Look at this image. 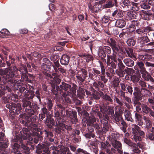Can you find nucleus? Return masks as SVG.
<instances>
[{"label":"nucleus","instance_id":"obj_1","mask_svg":"<svg viewBox=\"0 0 154 154\" xmlns=\"http://www.w3.org/2000/svg\"><path fill=\"white\" fill-rule=\"evenodd\" d=\"M29 133H26L25 134H24L23 135H22V138H21L20 136H19L17 135L16 136V141L17 142H19L21 143L22 144V138L24 140H26L27 139L29 141H32L33 139V138L32 137V136H36L38 137L39 135V134L35 132H34L33 134H32L31 135L29 134Z\"/></svg>","mask_w":154,"mask_h":154},{"label":"nucleus","instance_id":"obj_2","mask_svg":"<svg viewBox=\"0 0 154 154\" xmlns=\"http://www.w3.org/2000/svg\"><path fill=\"white\" fill-rule=\"evenodd\" d=\"M12 67L9 69L6 68L5 70L0 69V75H5L7 78L9 79L16 77V75L12 72Z\"/></svg>","mask_w":154,"mask_h":154},{"label":"nucleus","instance_id":"obj_3","mask_svg":"<svg viewBox=\"0 0 154 154\" xmlns=\"http://www.w3.org/2000/svg\"><path fill=\"white\" fill-rule=\"evenodd\" d=\"M142 74V76L144 79L146 81H150L153 83L154 82V79L148 74L146 70L141 73Z\"/></svg>","mask_w":154,"mask_h":154},{"label":"nucleus","instance_id":"obj_4","mask_svg":"<svg viewBox=\"0 0 154 154\" xmlns=\"http://www.w3.org/2000/svg\"><path fill=\"white\" fill-rule=\"evenodd\" d=\"M98 62L100 64V68L99 69H101V71L102 75L100 76L101 79L104 82H106L107 81V79H105V77L104 76L105 72L104 67L102 63L100 61H99Z\"/></svg>","mask_w":154,"mask_h":154},{"label":"nucleus","instance_id":"obj_5","mask_svg":"<svg viewBox=\"0 0 154 154\" xmlns=\"http://www.w3.org/2000/svg\"><path fill=\"white\" fill-rule=\"evenodd\" d=\"M69 57L66 55H63L61 58L60 62L62 65H66L69 62Z\"/></svg>","mask_w":154,"mask_h":154},{"label":"nucleus","instance_id":"obj_6","mask_svg":"<svg viewBox=\"0 0 154 154\" xmlns=\"http://www.w3.org/2000/svg\"><path fill=\"white\" fill-rule=\"evenodd\" d=\"M95 120L93 118L87 117L86 120L85 119L83 120V124L84 125L85 123H86L87 125L92 126L94 125V123L95 122Z\"/></svg>","mask_w":154,"mask_h":154},{"label":"nucleus","instance_id":"obj_7","mask_svg":"<svg viewBox=\"0 0 154 154\" xmlns=\"http://www.w3.org/2000/svg\"><path fill=\"white\" fill-rule=\"evenodd\" d=\"M125 21L122 19L117 20L116 21L115 25L117 27L122 28L125 26Z\"/></svg>","mask_w":154,"mask_h":154},{"label":"nucleus","instance_id":"obj_8","mask_svg":"<svg viewBox=\"0 0 154 154\" xmlns=\"http://www.w3.org/2000/svg\"><path fill=\"white\" fill-rule=\"evenodd\" d=\"M66 114L67 116L69 117L71 119H76V114L75 112H73L71 109L66 110Z\"/></svg>","mask_w":154,"mask_h":154},{"label":"nucleus","instance_id":"obj_9","mask_svg":"<svg viewBox=\"0 0 154 154\" xmlns=\"http://www.w3.org/2000/svg\"><path fill=\"white\" fill-rule=\"evenodd\" d=\"M143 119L144 121L146 128H150L152 127V123L149 118L146 116H143Z\"/></svg>","mask_w":154,"mask_h":154},{"label":"nucleus","instance_id":"obj_10","mask_svg":"<svg viewBox=\"0 0 154 154\" xmlns=\"http://www.w3.org/2000/svg\"><path fill=\"white\" fill-rule=\"evenodd\" d=\"M123 62L126 66L129 67L133 66L134 64V61L129 58L124 59L123 60Z\"/></svg>","mask_w":154,"mask_h":154},{"label":"nucleus","instance_id":"obj_11","mask_svg":"<svg viewBox=\"0 0 154 154\" xmlns=\"http://www.w3.org/2000/svg\"><path fill=\"white\" fill-rule=\"evenodd\" d=\"M117 3V0H114V1H109L106 2L104 5V7L106 8H112L116 5Z\"/></svg>","mask_w":154,"mask_h":154},{"label":"nucleus","instance_id":"obj_12","mask_svg":"<svg viewBox=\"0 0 154 154\" xmlns=\"http://www.w3.org/2000/svg\"><path fill=\"white\" fill-rule=\"evenodd\" d=\"M136 64L140 69V71L141 73L146 70L143 63L141 61H137Z\"/></svg>","mask_w":154,"mask_h":154},{"label":"nucleus","instance_id":"obj_13","mask_svg":"<svg viewBox=\"0 0 154 154\" xmlns=\"http://www.w3.org/2000/svg\"><path fill=\"white\" fill-rule=\"evenodd\" d=\"M108 41L113 50L118 51V48L116 45V42L114 40L111 38L108 40Z\"/></svg>","mask_w":154,"mask_h":154},{"label":"nucleus","instance_id":"obj_14","mask_svg":"<svg viewBox=\"0 0 154 154\" xmlns=\"http://www.w3.org/2000/svg\"><path fill=\"white\" fill-rule=\"evenodd\" d=\"M26 86L27 89H26L24 87H21L20 88V89L21 93H24V95H26L27 96H28V93L29 91V90H28V87H29L30 88V87L32 88V87L29 85H26Z\"/></svg>","mask_w":154,"mask_h":154},{"label":"nucleus","instance_id":"obj_15","mask_svg":"<svg viewBox=\"0 0 154 154\" xmlns=\"http://www.w3.org/2000/svg\"><path fill=\"white\" fill-rule=\"evenodd\" d=\"M123 14L122 11L120 10L117 9L112 13V16L114 17L117 18L122 17Z\"/></svg>","mask_w":154,"mask_h":154},{"label":"nucleus","instance_id":"obj_16","mask_svg":"<svg viewBox=\"0 0 154 154\" xmlns=\"http://www.w3.org/2000/svg\"><path fill=\"white\" fill-rule=\"evenodd\" d=\"M124 116L126 120L131 122H133V120L131 118V114L129 111L125 110L124 112Z\"/></svg>","mask_w":154,"mask_h":154},{"label":"nucleus","instance_id":"obj_17","mask_svg":"<svg viewBox=\"0 0 154 154\" xmlns=\"http://www.w3.org/2000/svg\"><path fill=\"white\" fill-rule=\"evenodd\" d=\"M141 107L142 110L141 112H142L145 114H148L149 111H150V109L145 104H142Z\"/></svg>","mask_w":154,"mask_h":154},{"label":"nucleus","instance_id":"obj_18","mask_svg":"<svg viewBox=\"0 0 154 154\" xmlns=\"http://www.w3.org/2000/svg\"><path fill=\"white\" fill-rule=\"evenodd\" d=\"M19 70L21 74L22 77H26V74L27 73V70L26 67L24 66H22L21 67L19 68Z\"/></svg>","mask_w":154,"mask_h":154},{"label":"nucleus","instance_id":"obj_19","mask_svg":"<svg viewBox=\"0 0 154 154\" xmlns=\"http://www.w3.org/2000/svg\"><path fill=\"white\" fill-rule=\"evenodd\" d=\"M132 130V133L133 134L137 135V132L140 128L136 124H132L131 125V127Z\"/></svg>","mask_w":154,"mask_h":154},{"label":"nucleus","instance_id":"obj_20","mask_svg":"<svg viewBox=\"0 0 154 154\" xmlns=\"http://www.w3.org/2000/svg\"><path fill=\"white\" fill-rule=\"evenodd\" d=\"M112 146L116 149L120 148L122 147L121 143L119 141L113 140L112 141Z\"/></svg>","mask_w":154,"mask_h":154},{"label":"nucleus","instance_id":"obj_21","mask_svg":"<svg viewBox=\"0 0 154 154\" xmlns=\"http://www.w3.org/2000/svg\"><path fill=\"white\" fill-rule=\"evenodd\" d=\"M147 1L148 0H141L142 3L141 4L140 6L142 8L145 9H148L150 8V6L146 3Z\"/></svg>","mask_w":154,"mask_h":154},{"label":"nucleus","instance_id":"obj_22","mask_svg":"<svg viewBox=\"0 0 154 154\" xmlns=\"http://www.w3.org/2000/svg\"><path fill=\"white\" fill-rule=\"evenodd\" d=\"M116 114L117 113V115H120L122 114L124 110L123 108L121 106H117L115 108Z\"/></svg>","mask_w":154,"mask_h":154},{"label":"nucleus","instance_id":"obj_23","mask_svg":"<svg viewBox=\"0 0 154 154\" xmlns=\"http://www.w3.org/2000/svg\"><path fill=\"white\" fill-rule=\"evenodd\" d=\"M125 51L128 54V57L132 58H134L136 59V58L134 54L133 50L131 48H129L125 50Z\"/></svg>","mask_w":154,"mask_h":154},{"label":"nucleus","instance_id":"obj_24","mask_svg":"<svg viewBox=\"0 0 154 154\" xmlns=\"http://www.w3.org/2000/svg\"><path fill=\"white\" fill-rule=\"evenodd\" d=\"M60 87L65 91H67L70 90L71 85L65 83H62V85H60Z\"/></svg>","mask_w":154,"mask_h":154},{"label":"nucleus","instance_id":"obj_25","mask_svg":"<svg viewBox=\"0 0 154 154\" xmlns=\"http://www.w3.org/2000/svg\"><path fill=\"white\" fill-rule=\"evenodd\" d=\"M98 55L101 57H104L106 56V54H105L104 50L103 49V47H100L99 48L98 53Z\"/></svg>","mask_w":154,"mask_h":154},{"label":"nucleus","instance_id":"obj_26","mask_svg":"<svg viewBox=\"0 0 154 154\" xmlns=\"http://www.w3.org/2000/svg\"><path fill=\"white\" fill-rule=\"evenodd\" d=\"M124 141L126 144L132 147H136L137 146L136 144L131 142L127 138H124Z\"/></svg>","mask_w":154,"mask_h":154},{"label":"nucleus","instance_id":"obj_27","mask_svg":"<svg viewBox=\"0 0 154 154\" xmlns=\"http://www.w3.org/2000/svg\"><path fill=\"white\" fill-rule=\"evenodd\" d=\"M45 124L47 125H49V123L51 125H54V119H50V116H47L46 120L45 121Z\"/></svg>","mask_w":154,"mask_h":154},{"label":"nucleus","instance_id":"obj_28","mask_svg":"<svg viewBox=\"0 0 154 154\" xmlns=\"http://www.w3.org/2000/svg\"><path fill=\"white\" fill-rule=\"evenodd\" d=\"M127 15L130 20L136 19V13L135 12L128 11L127 12Z\"/></svg>","mask_w":154,"mask_h":154},{"label":"nucleus","instance_id":"obj_29","mask_svg":"<svg viewBox=\"0 0 154 154\" xmlns=\"http://www.w3.org/2000/svg\"><path fill=\"white\" fill-rule=\"evenodd\" d=\"M131 4V8L133 11H135L139 10L140 6L138 3L132 2Z\"/></svg>","mask_w":154,"mask_h":154},{"label":"nucleus","instance_id":"obj_30","mask_svg":"<svg viewBox=\"0 0 154 154\" xmlns=\"http://www.w3.org/2000/svg\"><path fill=\"white\" fill-rule=\"evenodd\" d=\"M9 31L6 29H3L0 32V36L2 38L6 37V35H9Z\"/></svg>","mask_w":154,"mask_h":154},{"label":"nucleus","instance_id":"obj_31","mask_svg":"<svg viewBox=\"0 0 154 154\" xmlns=\"http://www.w3.org/2000/svg\"><path fill=\"white\" fill-rule=\"evenodd\" d=\"M53 75L54 76V77L51 80L52 81L53 83L54 84H59L61 81V80L59 78L55 77V76L56 75V73H54Z\"/></svg>","mask_w":154,"mask_h":154},{"label":"nucleus","instance_id":"obj_32","mask_svg":"<svg viewBox=\"0 0 154 154\" xmlns=\"http://www.w3.org/2000/svg\"><path fill=\"white\" fill-rule=\"evenodd\" d=\"M78 96L80 97H83L85 95V91L82 88L79 87L77 91Z\"/></svg>","mask_w":154,"mask_h":154},{"label":"nucleus","instance_id":"obj_33","mask_svg":"<svg viewBox=\"0 0 154 154\" xmlns=\"http://www.w3.org/2000/svg\"><path fill=\"white\" fill-rule=\"evenodd\" d=\"M131 81L134 83H136L139 80V77L135 75H132L131 76Z\"/></svg>","mask_w":154,"mask_h":154},{"label":"nucleus","instance_id":"obj_34","mask_svg":"<svg viewBox=\"0 0 154 154\" xmlns=\"http://www.w3.org/2000/svg\"><path fill=\"white\" fill-rule=\"evenodd\" d=\"M20 147V145L17 143H14V145L12 146L13 149L12 152L14 153H16L18 152V149Z\"/></svg>","mask_w":154,"mask_h":154},{"label":"nucleus","instance_id":"obj_35","mask_svg":"<svg viewBox=\"0 0 154 154\" xmlns=\"http://www.w3.org/2000/svg\"><path fill=\"white\" fill-rule=\"evenodd\" d=\"M141 97L135 96L134 97V106H135L137 104H140L141 103L139 102V100L140 99Z\"/></svg>","mask_w":154,"mask_h":154},{"label":"nucleus","instance_id":"obj_36","mask_svg":"<svg viewBox=\"0 0 154 154\" xmlns=\"http://www.w3.org/2000/svg\"><path fill=\"white\" fill-rule=\"evenodd\" d=\"M117 60L118 61V67L120 69H123L125 66L123 65L121 59L118 58Z\"/></svg>","mask_w":154,"mask_h":154},{"label":"nucleus","instance_id":"obj_37","mask_svg":"<svg viewBox=\"0 0 154 154\" xmlns=\"http://www.w3.org/2000/svg\"><path fill=\"white\" fill-rule=\"evenodd\" d=\"M77 88V87L76 85L73 84L72 87L71 88H70L69 90L70 93L73 94H75L76 93V90Z\"/></svg>","mask_w":154,"mask_h":154},{"label":"nucleus","instance_id":"obj_38","mask_svg":"<svg viewBox=\"0 0 154 154\" xmlns=\"http://www.w3.org/2000/svg\"><path fill=\"white\" fill-rule=\"evenodd\" d=\"M127 43L129 46H133L134 45L135 42L133 39L129 38L127 40Z\"/></svg>","mask_w":154,"mask_h":154},{"label":"nucleus","instance_id":"obj_39","mask_svg":"<svg viewBox=\"0 0 154 154\" xmlns=\"http://www.w3.org/2000/svg\"><path fill=\"white\" fill-rule=\"evenodd\" d=\"M103 99L107 101H109L110 103H112L113 102V100L111 97L107 95H103Z\"/></svg>","mask_w":154,"mask_h":154},{"label":"nucleus","instance_id":"obj_40","mask_svg":"<svg viewBox=\"0 0 154 154\" xmlns=\"http://www.w3.org/2000/svg\"><path fill=\"white\" fill-rule=\"evenodd\" d=\"M23 106L24 107L28 106L29 108H32L31 102L29 101H24L23 103Z\"/></svg>","mask_w":154,"mask_h":154},{"label":"nucleus","instance_id":"obj_41","mask_svg":"<svg viewBox=\"0 0 154 154\" xmlns=\"http://www.w3.org/2000/svg\"><path fill=\"white\" fill-rule=\"evenodd\" d=\"M103 49L105 54L106 53L108 54H109L111 52V48L107 46H103Z\"/></svg>","mask_w":154,"mask_h":154},{"label":"nucleus","instance_id":"obj_42","mask_svg":"<svg viewBox=\"0 0 154 154\" xmlns=\"http://www.w3.org/2000/svg\"><path fill=\"white\" fill-rule=\"evenodd\" d=\"M141 42L143 43H146L149 42V40L147 36H143L141 38Z\"/></svg>","mask_w":154,"mask_h":154},{"label":"nucleus","instance_id":"obj_43","mask_svg":"<svg viewBox=\"0 0 154 154\" xmlns=\"http://www.w3.org/2000/svg\"><path fill=\"white\" fill-rule=\"evenodd\" d=\"M47 105V107H48V109L50 111L52 109L53 106V104L52 103V101L51 100H48L46 103H45Z\"/></svg>","mask_w":154,"mask_h":154},{"label":"nucleus","instance_id":"obj_44","mask_svg":"<svg viewBox=\"0 0 154 154\" xmlns=\"http://www.w3.org/2000/svg\"><path fill=\"white\" fill-rule=\"evenodd\" d=\"M60 66V64L59 63L58 61H56L54 62V63L53 65V66L54 67V70L56 72H57L58 71V69L57 68L59 67Z\"/></svg>","mask_w":154,"mask_h":154},{"label":"nucleus","instance_id":"obj_45","mask_svg":"<svg viewBox=\"0 0 154 154\" xmlns=\"http://www.w3.org/2000/svg\"><path fill=\"white\" fill-rule=\"evenodd\" d=\"M88 7L89 9L92 12H96V4H95L93 6L90 5L88 6Z\"/></svg>","mask_w":154,"mask_h":154},{"label":"nucleus","instance_id":"obj_46","mask_svg":"<svg viewBox=\"0 0 154 154\" xmlns=\"http://www.w3.org/2000/svg\"><path fill=\"white\" fill-rule=\"evenodd\" d=\"M114 100L115 101H116L118 104L120 106H122L123 105V103L122 100H119L118 98L116 97H115Z\"/></svg>","mask_w":154,"mask_h":154},{"label":"nucleus","instance_id":"obj_47","mask_svg":"<svg viewBox=\"0 0 154 154\" xmlns=\"http://www.w3.org/2000/svg\"><path fill=\"white\" fill-rule=\"evenodd\" d=\"M123 4L124 6H122L123 7L127 6L128 8L131 4V3L129 0H124L123 2Z\"/></svg>","mask_w":154,"mask_h":154},{"label":"nucleus","instance_id":"obj_48","mask_svg":"<svg viewBox=\"0 0 154 154\" xmlns=\"http://www.w3.org/2000/svg\"><path fill=\"white\" fill-rule=\"evenodd\" d=\"M16 109H15V112L18 114L20 112V111L21 110V105L20 103H17L16 104Z\"/></svg>","mask_w":154,"mask_h":154},{"label":"nucleus","instance_id":"obj_49","mask_svg":"<svg viewBox=\"0 0 154 154\" xmlns=\"http://www.w3.org/2000/svg\"><path fill=\"white\" fill-rule=\"evenodd\" d=\"M42 68L45 70L48 71L50 69V66L49 65L43 64L42 65Z\"/></svg>","mask_w":154,"mask_h":154},{"label":"nucleus","instance_id":"obj_50","mask_svg":"<svg viewBox=\"0 0 154 154\" xmlns=\"http://www.w3.org/2000/svg\"><path fill=\"white\" fill-rule=\"evenodd\" d=\"M107 57L109 59L112 60L114 62H117V59L116 57V55L115 54H113L112 56L107 55Z\"/></svg>","mask_w":154,"mask_h":154},{"label":"nucleus","instance_id":"obj_51","mask_svg":"<svg viewBox=\"0 0 154 154\" xmlns=\"http://www.w3.org/2000/svg\"><path fill=\"white\" fill-rule=\"evenodd\" d=\"M100 111L103 113H105L107 110V108L104 105L102 106H100Z\"/></svg>","mask_w":154,"mask_h":154},{"label":"nucleus","instance_id":"obj_52","mask_svg":"<svg viewBox=\"0 0 154 154\" xmlns=\"http://www.w3.org/2000/svg\"><path fill=\"white\" fill-rule=\"evenodd\" d=\"M109 20V17L107 16H104L102 19V22L104 23H106L108 22Z\"/></svg>","mask_w":154,"mask_h":154},{"label":"nucleus","instance_id":"obj_53","mask_svg":"<svg viewBox=\"0 0 154 154\" xmlns=\"http://www.w3.org/2000/svg\"><path fill=\"white\" fill-rule=\"evenodd\" d=\"M56 122L57 125H58L60 127L61 124H63V120L60 117H58L56 119Z\"/></svg>","mask_w":154,"mask_h":154},{"label":"nucleus","instance_id":"obj_54","mask_svg":"<svg viewBox=\"0 0 154 154\" xmlns=\"http://www.w3.org/2000/svg\"><path fill=\"white\" fill-rule=\"evenodd\" d=\"M60 127L62 128H64L67 130H70L72 129V128L70 126L65 125L63 123V124H60Z\"/></svg>","mask_w":154,"mask_h":154},{"label":"nucleus","instance_id":"obj_55","mask_svg":"<svg viewBox=\"0 0 154 154\" xmlns=\"http://www.w3.org/2000/svg\"><path fill=\"white\" fill-rule=\"evenodd\" d=\"M81 71L82 73V76L84 79H85L87 76V71L84 69H82Z\"/></svg>","mask_w":154,"mask_h":154},{"label":"nucleus","instance_id":"obj_56","mask_svg":"<svg viewBox=\"0 0 154 154\" xmlns=\"http://www.w3.org/2000/svg\"><path fill=\"white\" fill-rule=\"evenodd\" d=\"M79 154H89L85 151L84 150L82 149L79 148L77 150Z\"/></svg>","mask_w":154,"mask_h":154},{"label":"nucleus","instance_id":"obj_57","mask_svg":"<svg viewBox=\"0 0 154 154\" xmlns=\"http://www.w3.org/2000/svg\"><path fill=\"white\" fill-rule=\"evenodd\" d=\"M149 15L146 13H144L142 14V17L145 20H148L149 19Z\"/></svg>","mask_w":154,"mask_h":154},{"label":"nucleus","instance_id":"obj_58","mask_svg":"<svg viewBox=\"0 0 154 154\" xmlns=\"http://www.w3.org/2000/svg\"><path fill=\"white\" fill-rule=\"evenodd\" d=\"M135 72L134 70L132 68H128L127 70V72L128 74H131Z\"/></svg>","mask_w":154,"mask_h":154},{"label":"nucleus","instance_id":"obj_59","mask_svg":"<svg viewBox=\"0 0 154 154\" xmlns=\"http://www.w3.org/2000/svg\"><path fill=\"white\" fill-rule=\"evenodd\" d=\"M69 149L67 147H63L62 148L61 151L63 154H66V152H69Z\"/></svg>","mask_w":154,"mask_h":154},{"label":"nucleus","instance_id":"obj_60","mask_svg":"<svg viewBox=\"0 0 154 154\" xmlns=\"http://www.w3.org/2000/svg\"><path fill=\"white\" fill-rule=\"evenodd\" d=\"M114 117L115 120L116 122H119L121 119L120 115H118L117 114H116V116H114Z\"/></svg>","mask_w":154,"mask_h":154},{"label":"nucleus","instance_id":"obj_61","mask_svg":"<svg viewBox=\"0 0 154 154\" xmlns=\"http://www.w3.org/2000/svg\"><path fill=\"white\" fill-rule=\"evenodd\" d=\"M141 104H137L135 106H136V109L137 111L138 112H140L141 111Z\"/></svg>","mask_w":154,"mask_h":154},{"label":"nucleus","instance_id":"obj_62","mask_svg":"<svg viewBox=\"0 0 154 154\" xmlns=\"http://www.w3.org/2000/svg\"><path fill=\"white\" fill-rule=\"evenodd\" d=\"M135 116L137 121L138 120H142V119L141 116L137 113H135Z\"/></svg>","mask_w":154,"mask_h":154},{"label":"nucleus","instance_id":"obj_63","mask_svg":"<svg viewBox=\"0 0 154 154\" xmlns=\"http://www.w3.org/2000/svg\"><path fill=\"white\" fill-rule=\"evenodd\" d=\"M134 136L133 138L134 141L137 142V140H141V137L140 136H138L137 135L134 134Z\"/></svg>","mask_w":154,"mask_h":154},{"label":"nucleus","instance_id":"obj_64","mask_svg":"<svg viewBox=\"0 0 154 154\" xmlns=\"http://www.w3.org/2000/svg\"><path fill=\"white\" fill-rule=\"evenodd\" d=\"M127 90L131 94H132L133 93V90L132 87L130 86H128L127 87Z\"/></svg>","mask_w":154,"mask_h":154}]
</instances>
